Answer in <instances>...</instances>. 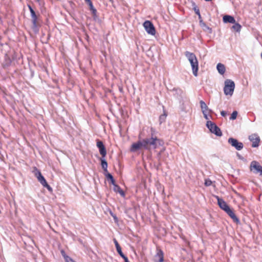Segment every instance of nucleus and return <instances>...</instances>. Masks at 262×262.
Instances as JSON below:
<instances>
[{"label": "nucleus", "mask_w": 262, "mask_h": 262, "mask_svg": "<svg viewBox=\"0 0 262 262\" xmlns=\"http://www.w3.org/2000/svg\"><path fill=\"white\" fill-rule=\"evenodd\" d=\"M200 107L202 110V112L204 111V112H207V110H208V107L205 103V102L203 100L200 101Z\"/></svg>", "instance_id": "23"}, {"label": "nucleus", "mask_w": 262, "mask_h": 262, "mask_svg": "<svg viewBox=\"0 0 262 262\" xmlns=\"http://www.w3.org/2000/svg\"><path fill=\"white\" fill-rule=\"evenodd\" d=\"M113 241L115 243L116 250H117L118 253L119 254V255L121 257H124L125 256V255L122 252V250H121V247L120 246V245L119 244L118 242L115 238H114Z\"/></svg>", "instance_id": "19"}, {"label": "nucleus", "mask_w": 262, "mask_h": 262, "mask_svg": "<svg viewBox=\"0 0 262 262\" xmlns=\"http://www.w3.org/2000/svg\"><path fill=\"white\" fill-rule=\"evenodd\" d=\"M50 35H49V36H48V39H49Z\"/></svg>", "instance_id": "51"}, {"label": "nucleus", "mask_w": 262, "mask_h": 262, "mask_svg": "<svg viewBox=\"0 0 262 262\" xmlns=\"http://www.w3.org/2000/svg\"><path fill=\"white\" fill-rule=\"evenodd\" d=\"M84 1H85V3H88V2H90V1H91V0H84Z\"/></svg>", "instance_id": "49"}, {"label": "nucleus", "mask_w": 262, "mask_h": 262, "mask_svg": "<svg viewBox=\"0 0 262 262\" xmlns=\"http://www.w3.org/2000/svg\"><path fill=\"white\" fill-rule=\"evenodd\" d=\"M122 258L124 259V262H129L127 257L125 255L124 257H122Z\"/></svg>", "instance_id": "42"}, {"label": "nucleus", "mask_w": 262, "mask_h": 262, "mask_svg": "<svg viewBox=\"0 0 262 262\" xmlns=\"http://www.w3.org/2000/svg\"><path fill=\"white\" fill-rule=\"evenodd\" d=\"M194 12H195V13L196 14V15H199L200 14V10L198 8V7H195L194 9H193Z\"/></svg>", "instance_id": "37"}, {"label": "nucleus", "mask_w": 262, "mask_h": 262, "mask_svg": "<svg viewBox=\"0 0 262 262\" xmlns=\"http://www.w3.org/2000/svg\"><path fill=\"white\" fill-rule=\"evenodd\" d=\"M198 15V17H199V20H200L201 19H202L201 15V14H199Z\"/></svg>", "instance_id": "48"}, {"label": "nucleus", "mask_w": 262, "mask_h": 262, "mask_svg": "<svg viewBox=\"0 0 262 262\" xmlns=\"http://www.w3.org/2000/svg\"><path fill=\"white\" fill-rule=\"evenodd\" d=\"M61 253L62 255V256L64 257V258H65V257H66V256H67V255L66 254L65 252H64L63 250H61Z\"/></svg>", "instance_id": "45"}, {"label": "nucleus", "mask_w": 262, "mask_h": 262, "mask_svg": "<svg viewBox=\"0 0 262 262\" xmlns=\"http://www.w3.org/2000/svg\"><path fill=\"white\" fill-rule=\"evenodd\" d=\"M214 197L217 201V204L220 208L223 210L224 211H226L230 206L226 203V202L222 198H220L217 195H215Z\"/></svg>", "instance_id": "15"}, {"label": "nucleus", "mask_w": 262, "mask_h": 262, "mask_svg": "<svg viewBox=\"0 0 262 262\" xmlns=\"http://www.w3.org/2000/svg\"><path fill=\"white\" fill-rule=\"evenodd\" d=\"M155 262H163V252L161 250H159L155 256Z\"/></svg>", "instance_id": "17"}, {"label": "nucleus", "mask_w": 262, "mask_h": 262, "mask_svg": "<svg viewBox=\"0 0 262 262\" xmlns=\"http://www.w3.org/2000/svg\"><path fill=\"white\" fill-rule=\"evenodd\" d=\"M250 169L251 171L254 169L255 170L254 172L259 173V174L262 176V166L257 161H252L250 164Z\"/></svg>", "instance_id": "11"}, {"label": "nucleus", "mask_w": 262, "mask_h": 262, "mask_svg": "<svg viewBox=\"0 0 262 262\" xmlns=\"http://www.w3.org/2000/svg\"><path fill=\"white\" fill-rule=\"evenodd\" d=\"M114 188L113 190L116 192H118L122 196H125V192L124 191L120 188V187L117 185L116 183L113 185Z\"/></svg>", "instance_id": "20"}, {"label": "nucleus", "mask_w": 262, "mask_h": 262, "mask_svg": "<svg viewBox=\"0 0 262 262\" xmlns=\"http://www.w3.org/2000/svg\"><path fill=\"white\" fill-rule=\"evenodd\" d=\"M91 12H92V16H93V19L95 21L98 20H99V17L97 15V10L95 9L94 10H92Z\"/></svg>", "instance_id": "28"}, {"label": "nucleus", "mask_w": 262, "mask_h": 262, "mask_svg": "<svg viewBox=\"0 0 262 262\" xmlns=\"http://www.w3.org/2000/svg\"><path fill=\"white\" fill-rule=\"evenodd\" d=\"M165 150V148H163L160 151H159L158 153V155H157V156L158 158H160V156H161V154L162 153V152Z\"/></svg>", "instance_id": "41"}, {"label": "nucleus", "mask_w": 262, "mask_h": 262, "mask_svg": "<svg viewBox=\"0 0 262 262\" xmlns=\"http://www.w3.org/2000/svg\"><path fill=\"white\" fill-rule=\"evenodd\" d=\"M236 156L239 159L243 161L245 160V158L238 152L236 153Z\"/></svg>", "instance_id": "38"}, {"label": "nucleus", "mask_w": 262, "mask_h": 262, "mask_svg": "<svg viewBox=\"0 0 262 262\" xmlns=\"http://www.w3.org/2000/svg\"><path fill=\"white\" fill-rule=\"evenodd\" d=\"M227 112L225 111H222L221 112V115L223 117H225L227 115Z\"/></svg>", "instance_id": "39"}, {"label": "nucleus", "mask_w": 262, "mask_h": 262, "mask_svg": "<svg viewBox=\"0 0 262 262\" xmlns=\"http://www.w3.org/2000/svg\"><path fill=\"white\" fill-rule=\"evenodd\" d=\"M261 58H262V52H261Z\"/></svg>", "instance_id": "52"}, {"label": "nucleus", "mask_w": 262, "mask_h": 262, "mask_svg": "<svg viewBox=\"0 0 262 262\" xmlns=\"http://www.w3.org/2000/svg\"><path fill=\"white\" fill-rule=\"evenodd\" d=\"M104 170V174L105 176L106 174L110 173L107 171V168H105L104 169H103Z\"/></svg>", "instance_id": "44"}, {"label": "nucleus", "mask_w": 262, "mask_h": 262, "mask_svg": "<svg viewBox=\"0 0 262 262\" xmlns=\"http://www.w3.org/2000/svg\"><path fill=\"white\" fill-rule=\"evenodd\" d=\"M223 21L224 23H235V19L232 16L229 15H225L223 16Z\"/></svg>", "instance_id": "18"}, {"label": "nucleus", "mask_w": 262, "mask_h": 262, "mask_svg": "<svg viewBox=\"0 0 262 262\" xmlns=\"http://www.w3.org/2000/svg\"><path fill=\"white\" fill-rule=\"evenodd\" d=\"M199 23L201 27L205 26V23L203 21V19H201L200 20H199Z\"/></svg>", "instance_id": "40"}, {"label": "nucleus", "mask_w": 262, "mask_h": 262, "mask_svg": "<svg viewBox=\"0 0 262 262\" xmlns=\"http://www.w3.org/2000/svg\"><path fill=\"white\" fill-rule=\"evenodd\" d=\"M233 24L234 25L232 26V29H233L236 32H239L242 28L241 25L239 24L236 22Z\"/></svg>", "instance_id": "26"}, {"label": "nucleus", "mask_w": 262, "mask_h": 262, "mask_svg": "<svg viewBox=\"0 0 262 262\" xmlns=\"http://www.w3.org/2000/svg\"><path fill=\"white\" fill-rule=\"evenodd\" d=\"M96 145L99 149L100 154L101 157L105 158L106 155V149L103 142L99 139L96 140Z\"/></svg>", "instance_id": "10"}, {"label": "nucleus", "mask_w": 262, "mask_h": 262, "mask_svg": "<svg viewBox=\"0 0 262 262\" xmlns=\"http://www.w3.org/2000/svg\"><path fill=\"white\" fill-rule=\"evenodd\" d=\"M238 113L236 111H234L232 112V113L231 115V116L230 117V120H234L236 119Z\"/></svg>", "instance_id": "29"}, {"label": "nucleus", "mask_w": 262, "mask_h": 262, "mask_svg": "<svg viewBox=\"0 0 262 262\" xmlns=\"http://www.w3.org/2000/svg\"><path fill=\"white\" fill-rule=\"evenodd\" d=\"M191 5L192 7H193V9H194L195 7H198L195 3L193 1L191 2Z\"/></svg>", "instance_id": "43"}, {"label": "nucleus", "mask_w": 262, "mask_h": 262, "mask_svg": "<svg viewBox=\"0 0 262 262\" xmlns=\"http://www.w3.org/2000/svg\"><path fill=\"white\" fill-rule=\"evenodd\" d=\"M207 112H208L209 113H213L212 110L209 109V108H208V110H207Z\"/></svg>", "instance_id": "47"}, {"label": "nucleus", "mask_w": 262, "mask_h": 262, "mask_svg": "<svg viewBox=\"0 0 262 262\" xmlns=\"http://www.w3.org/2000/svg\"><path fill=\"white\" fill-rule=\"evenodd\" d=\"M170 92L173 93V96L181 101L183 98V91L180 88H174L173 89L170 90Z\"/></svg>", "instance_id": "12"}, {"label": "nucleus", "mask_w": 262, "mask_h": 262, "mask_svg": "<svg viewBox=\"0 0 262 262\" xmlns=\"http://www.w3.org/2000/svg\"><path fill=\"white\" fill-rule=\"evenodd\" d=\"M43 186L46 188L50 192H52L53 191L52 188L47 183Z\"/></svg>", "instance_id": "32"}, {"label": "nucleus", "mask_w": 262, "mask_h": 262, "mask_svg": "<svg viewBox=\"0 0 262 262\" xmlns=\"http://www.w3.org/2000/svg\"><path fill=\"white\" fill-rule=\"evenodd\" d=\"M216 69L218 71V72L221 75L224 74L225 72V70H226L225 67L223 64H222L221 63H219L217 64Z\"/></svg>", "instance_id": "22"}, {"label": "nucleus", "mask_w": 262, "mask_h": 262, "mask_svg": "<svg viewBox=\"0 0 262 262\" xmlns=\"http://www.w3.org/2000/svg\"><path fill=\"white\" fill-rule=\"evenodd\" d=\"M212 183V181L210 180L207 179L205 180L204 184L206 186H210L211 185Z\"/></svg>", "instance_id": "33"}, {"label": "nucleus", "mask_w": 262, "mask_h": 262, "mask_svg": "<svg viewBox=\"0 0 262 262\" xmlns=\"http://www.w3.org/2000/svg\"><path fill=\"white\" fill-rule=\"evenodd\" d=\"M167 114L165 110L163 111V114L161 115L159 117V122L160 124L162 123L165 121Z\"/></svg>", "instance_id": "24"}, {"label": "nucleus", "mask_w": 262, "mask_h": 262, "mask_svg": "<svg viewBox=\"0 0 262 262\" xmlns=\"http://www.w3.org/2000/svg\"><path fill=\"white\" fill-rule=\"evenodd\" d=\"M15 57V53L14 51L12 52H9L6 53L2 62V67L3 68L7 69L11 65L12 60H14Z\"/></svg>", "instance_id": "4"}, {"label": "nucleus", "mask_w": 262, "mask_h": 262, "mask_svg": "<svg viewBox=\"0 0 262 262\" xmlns=\"http://www.w3.org/2000/svg\"><path fill=\"white\" fill-rule=\"evenodd\" d=\"M151 132H154L153 128H151ZM164 142L163 140L158 138L156 136L154 135L152 133H151L149 150L151 149H156L159 146H162Z\"/></svg>", "instance_id": "3"}, {"label": "nucleus", "mask_w": 262, "mask_h": 262, "mask_svg": "<svg viewBox=\"0 0 262 262\" xmlns=\"http://www.w3.org/2000/svg\"><path fill=\"white\" fill-rule=\"evenodd\" d=\"M202 27L204 28V30H205V31L207 30L209 33H211L212 32V29L211 28H210L209 27H208L207 25H206V24H205V26H202Z\"/></svg>", "instance_id": "30"}, {"label": "nucleus", "mask_w": 262, "mask_h": 262, "mask_svg": "<svg viewBox=\"0 0 262 262\" xmlns=\"http://www.w3.org/2000/svg\"><path fill=\"white\" fill-rule=\"evenodd\" d=\"M33 172L37 178L38 181L43 186L47 183L44 177L42 175L41 172L36 167H34Z\"/></svg>", "instance_id": "9"}, {"label": "nucleus", "mask_w": 262, "mask_h": 262, "mask_svg": "<svg viewBox=\"0 0 262 262\" xmlns=\"http://www.w3.org/2000/svg\"><path fill=\"white\" fill-rule=\"evenodd\" d=\"M86 4L89 6L90 10L91 11L95 9V8L93 6V3H92V1H90V2H88V3H87Z\"/></svg>", "instance_id": "34"}, {"label": "nucleus", "mask_w": 262, "mask_h": 262, "mask_svg": "<svg viewBox=\"0 0 262 262\" xmlns=\"http://www.w3.org/2000/svg\"><path fill=\"white\" fill-rule=\"evenodd\" d=\"M185 55L191 64L193 74L195 76H197L199 69V63L195 55L193 53H191L189 51H186Z\"/></svg>", "instance_id": "2"}, {"label": "nucleus", "mask_w": 262, "mask_h": 262, "mask_svg": "<svg viewBox=\"0 0 262 262\" xmlns=\"http://www.w3.org/2000/svg\"><path fill=\"white\" fill-rule=\"evenodd\" d=\"M28 7L30 12L31 20L32 23V29L34 33H37L39 31V28L40 27L39 24V14H37L30 5H28Z\"/></svg>", "instance_id": "1"}, {"label": "nucleus", "mask_w": 262, "mask_h": 262, "mask_svg": "<svg viewBox=\"0 0 262 262\" xmlns=\"http://www.w3.org/2000/svg\"><path fill=\"white\" fill-rule=\"evenodd\" d=\"M110 213L111 215V216L113 217L115 222L117 223L118 222V219L116 215L113 213L112 211H110Z\"/></svg>", "instance_id": "31"}, {"label": "nucleus", "mask_w": 262, "mask_h": 262, "mask_svg": "<svg viewBox=\"0 0 262 262\" xmlns=\"http://www.w3.org/2000/svg\"><path fill=\"white\" fill-rule=\"evenodd\" d=\"M203 116H204V118L207 120V121H209V116L207 114V112H204V111H203Z\"/></svg>", "instance_id": "36"}, {"label": "nucleus", "mask_w": 262, "mask_h": 262, "mask_svg": "<svg viewBox=\"0 0 262 262\" xmlns=\"http://www.w3.org/2000/svg\"><path fill=\"white\" fill-rule=\"evenodd\" d=\"M65 261L66 262H75L69 256L65 257Z\"/></svg>", "instance_id": "35"}, {"label": "nucleus", "mask_w": 262, "mask_h": 262, "mask_svg": "<svg viewBox=\"0 0 262 262\" xmlns=\"http://www.w3.org/2000/svg\"><path fill=\"white\" fill-rule=\"evenodd\" d=\"M143 26L147 33L151 35H155L156 34L155 28L151 21L146 20L143 23Z\"/></svg>", "instance_id": "7"}, {"label": "nucleus", "mask_w": 262, "mask_h": 262, "mask_svg": "<svg viewBox=\"0 0 262 262\" xmlns=\"http://www.w3.org/2000/svg\"><path fill=\"white\" fill-rule=\"evenodd\" d=\"M105 177L108 181H110V183L113 185L116 184L115 180L111 173H107L105 174Z\"/></svg>", "instance_id": "25"}, {"label": "nucleus", "mask_w": 262, "mask_h": 262, "mask_svg": "<svg viewBox=\"0 0 262 262\" xmlns=\"http://www.w3.org/2000/svg\"><path fill=\"white\" fill-rule=\"evenodd\" d=\"M228 142L237 150H241L244 147L243 143L239 142L236 139L232 137L228 139Z\"/></svg>", "instance_id": "8"}, {"label": "nucleus", "mask_w": 262, "mask_h": 262, "mask_svg": "<svg viewBox=\"0 0 262 262\" xmlns=\"http://www.w3.org/2000/svg\"><path fill=\"white\" fill-rule=\"evenodd\" d=\"M249 140L252 142V147H257L259 145L260 138L257 134H252L249 136Z\"/></svg>", "instance_id": "14"}, {"label": "nucleus", "mask_w": 262, "mask_h": 262, "mask_svg": "<svg viewBox=\"0 0 262 262\" xmlns=\"http://www.w3.org/2000/svg\"><path fill=\"white\" fill-rule=\"evenodd\" d=\"M235 88V83L230 79H226L225 81L224 92L226 95H232Z\"/></svg>", "instance_id": "6"}, {"label": "nucleus", "mask_w": 262, "mask_h": 262, "mask_svg": "<svg viewBox=\"0 0 262 262\" xmlns=\"http://www.w3.org/2000/svg\"><path fill=\"white\" fill-rule=\"evenodd\" d=\"M101 161V165L102 169H104L105 168H107V162L106 160L105 159V158L101 157L100 159Z\"/></svg>", "instance_id": "27"}, {"label": "nucleus", "mask_w": 262, "mask_h": 262, "mask_svg": "<svg viewBox=\"0 0 262 262\" xmlns=\"http://www.w3.org/2000/svg\"><path fill=\"white\" fill-rule=\"evenodd\" d=\"M119 90L122 93L123 92V88L121 86H119Z\"/></svg>", "instance_id": "46"}, {"label": "nucleus", "mask_w": 262, "mask_h": 262, "mask_svg": "<svg viewBox=\"0 0 262 262\" xmlns=\"http://www.w3.org/2000/svg\"><path fill=\"white\" fill-rule=\"evenodd\" d=\"M139 140L136 143H134L130 147V151L132 152H136L141 148H143V145L140 137H139Z\"/></svg>", "instance_id": "13"}, {"label": "nucleus", "mask_w": 262, "mask_h": 262, "mask_svg": "<svg viewBox=\"0 0 262 262\" xmlns=\"http://www.w3.org/2000/svg\"><path fill=\"white\" fill-rule=\"evenodd\" d=\"M206 125L210 132L216 136L221 137L222 136L223 134L221 129L213 122L207 121Z\"/></svg>", "instance_id": "5"}, {"label": "nucleus", "mask_w": 262, "mask_h": 262, "mask_svg": "<svg viewBox=\"0 0 262 262\" xmlns=\"http://www.w3.org/2000/svg\"><path fill=\"white\" fill-rule=\"evenodd\" d=\"M236 224H239L240 221L238 218L234 214L233 210L229 207L226 211H225Z\"/></svg>", "instance_id": "16"}, {"label": "nucleus", "mask_w": 262, "mask_h": 262, "mask_svg": "<svg viewBox=\"0 0 262 262\" xmlns=\"http://www.w3.org/2000/svg\"><path fill=\"white\" fill-rule=\"evenodd\" d=\"M37 2H39L40 0H36Z\"/></svg>", "instance_id": "50"}, {"label": "nucleus", "mask_w": 262, "mask_h": 262, "mask_svg": "<svg viewBox=\"0 0 262 262\" xmlns=\"http://www.w3.org/2000/svg\"><path fill=\"white\" fill-rule=\"evenodd\" d=\"M143 145V148L149 150V146L150 142V137L146 138L142 140Z\"/></svg>", "instance_id": "21"}]
</instances>
